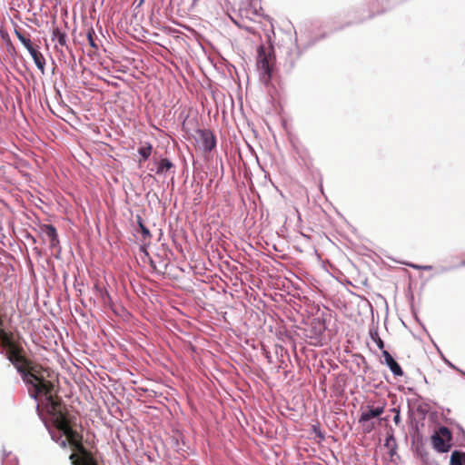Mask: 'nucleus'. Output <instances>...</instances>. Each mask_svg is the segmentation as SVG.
<instances>
[{"label":"nucleus","instance_id":"obj_1","mask_svg":"<svg viewBox=\"0 0 465 465\" xmlns=\"http://www.w3.org/2000/svg\"><path fill=\"white\" fill-rule=\"evenodd\" d=\"M23 347L15 342L5 351L7 359L15 365L17 371L22 374L24 381L29 386L28 391L34 399L54 391V383L46 379L47 370L40 365H32L22 354Z\"/></svg>","mask_w":465,"mask_h":465},{"label":"nucleus","instance_id":"obj_2","mask_svg":"<svg viewBox=\"0 0 465 465\" xmlns=\"http://www.w3.org/2000/svg\"><path fill=\"white\" fill-rule=\"evenodd\" d=\"M43 396H45V401L42 403L45 404L46 411L50 414L54 425L66 437V440L61 442L62 447L65 448L68 441L80 454L79 457L89 453L90 451L82 443L83 436L74 429L76 425V418L66 411L61 399L54 394V391H50L49 393H45Z\"/></svg>","mask_w":465,"mask_h":465},{"label":"nucleus","instance_id":"obj_3","mask_svg":"<svg viewBox=\"0 0 465 465\" xmlns=\"http://www.w3.org/2000/svg\"><path fill=\"white\" fill-rule=\"evenodd\" d=\"M275 57L271 50L260 46L257 50V68L260 72L261 80L268 84L272 78Z\"/></svg>","mask_w":465,"mask_h":465},{"label":"nucleus","instance_id":"obj_4","mask_svg":"<svg viewBox=\"0 0 465 465\" xmlns=\"http://www.w3.org/2000/svg\"><path fill=\"white\" fill-rule=\"evenodd\" d=\"M384 410L385 405L377 407L366 405L361 408V415L358 421L364 433H370L374 430L376 422L373 421V419L381 416L384 412Z\"/></svg>","mask_w":465,"mask_h":465},{"label":"nucleus","instance_id":"obj_5","mask_svg":"<svg viewBox=\"0 0 465 465\" xmlns=\"http://www.w3.org/2000/svg\"><path fill=\"white\" fill-rule=\"evenodd\" d=\"M452 440L451 432L447 427H440L432 436L431 442L433 448L439 452H447L450 450Z\"/></svg>","mask_w":465,"mask_h":465},{"label":"nucleus","instance_id":"obj_6","mask_svg":"<svg viewBox=\"0 0 465 465\" xmlns=\"http://www.w3.org/2000/svg\"><path fill=\"white\" fill-rule=\"evenodd\" d=\"M69 460L73 465H98L97 460L92 452H89L83 457H78L77 454L72 453Z\"/></svg>","mask_w":465,"mask_h":465},{"label":"nucleus","instance_id":"obj_7","mask_svg":"<svg viewBox=\"0 0 465 465\" xmlns=\"http://www.w3.org/2000/svg\"><path fill=\"white\" fill-rule=\"evenodd\" d=\"M382 356L384 358L385 363L387 364V366L390 368V370L395 376H402L403 375V371H402L401 366L393 359V357L390 354L389 351L383 350Z\"/></svg>","mask_w":465,"mask_h":465},{"label":"nucleus","instance_id":"obj_8","mask_svg":"<svg viewBox=\"0 0 465 465\" xmlns=\"http://www.w3.org/2000/svg\"><path fill=\"white\" fill-rule=\"evenodd\" d=\"M201 140L205 151H212L216 145V139L211 131H201Z\"/></svg>","mask_w":465,"mask_h":465},{"label":"nucleus","instance_id":"obj_9","mask_svg":"<svg viewBox=\"0 0 465 465\" xmlns=\"http://www.w3.org/2000/svg\"><path fill=\"white\" fill-rule=\"evenodd\" d=\"M41 231L50 241V246L55 247L59 243L56 229L52 224H44Z\"/></svg>","mask_w":465,"mask_h":465},{"label":"nucleus","instance_id":"obj_10","mask_svg":"<svg viewBox=\"0 0 465 465\" xmlns=\"http://www.w3.org/2000/svg\"><path fill=\"white\" fill-rule=\"evenodd\" d=\"M153 145L150 143H143L138 149V153L141 156L139 159V163L141 164L143 162L146 161L152 154Z\"/></svg>","mask_w":465,"mask_h":465},{"label":"nucleus","instance_id":"obj_11","mask_svg":"<svg viewBox=\"0 0 465 465\" xmlns=\"http://www.w3.org/2000/svg\"><path fill=\"white\" fill-rule=\"evenodd\" d=\"M172 168H173V163L167 158H163L157 163L156 174H164Z\"/></svg>","mask_w":465,"mask_h":465},{"label":"nucleus","instance_id":"obj_12","mask_svg":"<svg viewBox=\"0 0 465 465\" xmlns=\"http://www.w3.org/2000/svg\"><path fill=\"white\" fill-rule=\"evenodd\" d=\"M450 465H465V452L454 450L450 455Z\"/></svg>","mask_w":465,"mask_h":465},{"label":"nucleus","instance_id":"obj_13","mask_svg":"<svg viewBox=\"0 0 465 465\" xmlns=\"http://www.w3.org/2000/svg\"><path fill=\"white\" fill-rule=\"evenodd\" d=\"M1 346L5 350L15 343L13 341V334L5 331H0Z\"/></svg>","mask_w":465,"mask_h":465},{"label":"nucleus","instance_id":"obj_14","mask_svg":"<svg viewBox=\"0 0 465 465\" xmlns=\"http://www.w3.org/2000/svg\"><path fill=\"white\" fill-rule=\"evenodd\" d=\"M36 67L40 70V72L44 74L45 70V59L40 51L33 54L32 56Z\"/></svg>","mask_w":465,"mask_h":465},{"label":"nucleus","instance_id":"obj_15","mask_svg":"<svg viewBox=\"0 0 465 465\" xmlns=\"http://www.w3.org/2000/svg\"><path fill=\"white\" fill-rule=\"evenodd\" d=\"M52 40L56 41L61 46H64L66 45V34L61 32L58 28H54L53 30Z\"/></svg>","mask_w":465,"mask_h":465},{"label":"nucleus","instance_id":"obj_16","mask_svg":"<svg viewBox=\"0 0 465 465\" xmlns=\"http://www.w3.org/2000/svg\"><path fill=\"white\" fill-rule=\"evenodd\" d=\"M137 220H138V225H139L140 231L143 234V241L150 240L152 238V234L150 232L149 229L145 227V225L143 224L142 218L140 216H137Z\"/></svg>","mask_w":465,"mask_h":465},{"label":"nucleus","instance_id":"obj_17","mask_svg":"<svg viewBox=\"0 0 465 465\" xmlns=\"http://www.w3.org/2000/svg\"><path fill=\"white\" fill-rule=\"evenodd\" d=\"M15 34L16 37L19 39V41L23 44V45H26L27 43H30V35L27 34H24L20 30L15 29Z\"/></svg>","mask_w":465,"mask_h":465},{"label":"nucleus","instance_id":"obj_18","mask_svg":"<svg viewBox=\"0 0 465 465\" xmlns=\"http://www.w3.org/2000/svg\"><path fill=\"white\" fill-rule=\"evenodd\" d=\"M15 34L16 37L19 39V41L23 44V45H26L27 43H30V35L27 34H24L20 30L15 29Z\"/></svg>","mask_w":465,"mask_h":465},{"label":"nucleus","instance_id":"obj_19","mask_svg":"<svg viewBox=\"0 0 465 465\" xmlns=\"http://www.w3.org/2000/svg\"><path fill=\"white\" fill-rule=\"evenodd\" d=\"M385 446L391 448V455H393L394 450L396 448V440L392 434L387 437Z\"/></svg>","mask_w":465,"mask_h":465},{"label":"nucleus","instance_id":"obj_20","mask_svg":"<svg viewBox=\"0 0 465 465\" xmlns=\"http://www.w3.org/2000/svg\"><path fill=\"white\" fill-rule=\"evenodd\" d=\"M94 31L93 28H90L87 32V40H88V43L89 45L95 50L98 49V46L94 41Z\"/></svg>","mask_w":465,"mask_h":465},{"label":"nucleus","instance_id":"obj_21","mask_svg":"<svg viewBox=\"0 0 465 465\" xmlns=\"http://www.w3.org/2000/svg\"><path fill=\"white\" fill-rule=\"evenodd\" d=\"M26 50L29 52V54H31V56H33V54H35L36 52H38L39 50H37L34 45H33V43L32 41H30V43H27L26 45H24Z\"/></svg>","mask_w":465,"mask_h":465},{"label":"nucleus","instance_id":"obj_22","mask_svg":"<svg viewBox=\"0 0 465 465\" xmlns=\"http://www.w3.org/2000/svg\"><path fill=\"white\" fill-rule=\"evenodd\" d=\"M26 50L29 52V54H31V56H33V54H35L36 52H38L39 50H37L34 45H33V43L32 41H30V43H27L26 45H24Z\"/></svg>","mask_w":465,"mask_h":465},{"label":"nucleus","instance_id":"obj_23","mask_svg":"<svg viewBox=\"0 0 465 465\" xmlns=\"http://www.w3.org/2000/svg\"><path fill=\"white\" fill-rule=\"evenodd\" d=\"M26 50L29 52V54H31V56H33V54H35L36 52H38L39 50H37L34 45H33V43L32 41H30V43H27L26 45H24Z\"/></svg>","mask_w":465,"mask_h":465},{"label":"nucleus","instance_id":"obj_24","mask_svg":"<svg viewBox=\"0 0 465 465\" xmlns=\"http://www.w3.org/2000/svg\"><path fill=\"white\" fill-rule=\"evenodd\" d=\"M26 50L29 52V54H31V56H33V54H35L36 52H38L39 50H37L34 45H33V43L32 41H30V43H27L26 45H24Z\"/></svg>","mask_w":465,"mask_h":465},{"label":"nucleus","instance_id":"obj_25","mask_svg":"<svg viewBox=\"0 0 465 465\" xmlns=\"http://www.w3.org/2000/svg\"><path fill=\"white\" fill-rule=\"evenodd\" d=\"M373 340L375 341L377 346L381 349V350H383L384 348V342L378 336V334H376L375 337H373Z\"/></svg>","mask_w":465,"mask_h":465},{"label":"nucleus","instance_id":"obj_26","mask_svg":"<svg viewBox=\"0 0 465 465\" xmlns=\"http://www.w3.org/2000/svg\"><path fill=\"white\" fill-rule=\"evenodd\" d=\"M150 266L156 272H162V271L156 266L155 262L150 259Z\"/></svg>","mask_w":465,"mask_h":465},{"label":"nucleus","instance_id":"obj_27","mask_svg":"<svg viewBox=\"0 0 465 465\" xmlns=\"http://www.w3.org/2000/svg\"><path fill=\"white\" fill-rule=\"evenodd\" d=\"M393 420L396 424H398L400 421H401V417H400V414L397 413L394 418H393Z\"/></svg>","mask_w":465,"mask_h":465},{"label":"nucleus","instance_id":"obj_28","mask_svg":"<svg viewBox=\"0 0 465 465\" xmlns=\"http://www.w3.org/2000/svg\"><path fill=\"white\" fill-rule=\"evenodd\" d=\"M3 324H4V322H3L2 318L0 317V331H4L3 330Z\"/></svg>","mask_w":465,"mask_h":465},{"label":"nucleus","instance_id":"obj_29","mask_svg":"<svg viewBox=\"0 0 465 465\" xmlns=\"http://www.w3.org/2000/svg\"><path fill=\"white\" fill-rule=\"evenodd\" d=\"M36 410L38 412L40 411V404L39 403L36 405Z\"/></svg>","mask_w":465,"mask_h":465},{"label":"nucleus","instance_id":"obj_30","mask_svg":"<svg viewBox=\"0 0 465 465\" xmlns=\"http://www.w3.org/2000/svg\"><path fill=\"white\" fill-rule=\"evenodd\" d=\"M10 47L15 50V46H13V45L10 43Z\"/></svg>","mask_w":465,"mask_h":465},{"label":"nucleus","instance_id":"obj_31","mask_svg":"<svg viewBox=\"0 0 465 465\" xmlns=\"http://www.w3.org/2000/svg\"><path fill=\"white\" fill-rule=\"evenodd\" d=\"M101 292H104V291H103V290H101ZM104 294H105L106 296H108V292H104Z\"/></svg>","mask_w":465,"mask_h":465},{"label":"nucleus","instance_id":"obj_32","mask_svg":"<svg viewBox=\"0 0 465 465\" xmlns=\"http://www.w3.org/2000/svg\"><path fill=\"white\" fill-rule=\"evenodd\" d=\"M461 265L465 266V261L461 262Z\"/></svg>","mask_w":465,"mask_h":465}]
</instances>
